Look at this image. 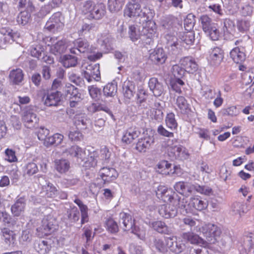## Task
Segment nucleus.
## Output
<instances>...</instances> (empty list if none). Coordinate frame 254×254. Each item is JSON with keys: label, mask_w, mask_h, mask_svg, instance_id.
I'll return each instance as SVG.
<instances>
[{"label": "nucleus", "mask_w": 254, "mask_h": 254, "mask_svg": "<svg viewBox=\"0 0 254 254\" xmlns=\"http://www.w3.org/2000/svg\"><path fill=\"white\" fill-rule=\"evenodd\" d=\"M81 14L89 20L98 21L103 19L107 14L105 4L93 0H86L80 7Z\"/></svg>", "instance_id": "obj_1"}, {"label": "nucleus", "mask_w": 254, "mask_h": 254, "mask_svg": "<svg viewBox=\"0 0 254 254\" xmlns=\"http://www.w3.org/2000/svg\"><path fill=\"white\" fill-rule=\"evenodd\" d=\"M160 215L166 219L175 217L177 213V210L174 205L176 201L174 195H177L171 189L165 187L160 188Z\"/></svg>", "instance_id": "obj_2"}, {"label": "nucleus", "mask_w": 254, "mask_h": 254, "mask_svg": "<svg viewBox=\"0 0 254 254\" xmlns=\"http://www.w3.org/2000/svg\"><path fill=\"white\" fill-rule=\"evenodd\" d=\"M59 228L57 219L51 215L45 216L41 221V224L37 229L38 236L44 237L52 235Z\"/></svg>", "instance_id": "obj_3"}, {"label": "nucleus", "mask_w": 254, "mask_h": 254, "mask_svg": "<svg viewBox=\"0 0 254 254\" xmlns=\"http://www.w3.org/2000/svg\"><path fill=\"white\" fill-rule=\"evenodd\" d=\"M124 13L125 17L129 18L138 17L139 19L144 15H148V17L152 16L154 15V11L146 6L141 8L139 3L128 2L124 9Z\"/></svg>", "instance_id": "obj_4"}, {"label": "nucleus", "mask_w": 254, "mask_h": 254, "mask_svg": "<svg viewBox=\"0 0 254 254\" xmlns=\"http://www.w3.org/2000/svg\"><path fill=\"white\" fill-rule=\"evenodd\" d=\"M203 31L213 41L219 39V32L212 19L207 15H203L199 18Z\"/></svg>", "instance_id": "obj_5"}, {"label": "nucleus", "mask_w": 254, "mask_h": 254, "mask_svg": "<svg viewBox=\"0 0 254 254\" xmlns=\"http://www.w3.org/2000/svg\"><path fill=\"white\" fill-rule=\"evenodd\" d=\"M21 120L24 127L27 128L34 129L39 126V118L31 109L22 112Z\"/></svg>", "instance_id": "obj_6"}, {"label": "nucleus", "mask_w": 254, "mask_h": 254, "mask_svg": "<svg viewBox=\"0 0 254 254\" xmlns=\"http://www.w3.org/2000/svg\"><path fill=\"white\" fill-rule=\"evenodd\" d=\"M154 15L148 17V15H144L141 18L139 19V24H140L141 33L143 36L147 38H150L155 32L156 30V24L152 20Z\"/></svg>", "instance_id": "obj_7"}, {"label": "nucleus", "mask_w": 254, "mask_h": 254, "mask_svg": "<svg viewBox=\"0 0 254 254\" xmlns=\"http://www.w3.org/2000/svg\"><path fill=\"white\" fill-rule=\"evenodd\" d=\"M46 45L50 47V52L56 55L61 54L65 50V41L58 40L57 38L47 37L44 39Z\"/></svg>", "instance_id": "obj_8"}, {"label": "nucleus", "mask_w": 254, "mask_h": 254, "mask_svg": "<svg viewBox=\"0 0 254 254\" xmlns=\"http://www.w3.org/2000/svg\"><path fill=\"white\" fill-rule=\"evenodd\" d=\"M0 34L8 37V39L6 37H5L3 39H0V49L4 48L3 46L9 42V39L14 42L16 41L21 37L19 32L14 30L8 26L0 28Z\"/></svg>", "instance_id": "obj_9"}, {"label": "nucleus", "mask_w": 254, "mask_h": 254, "mask_svg": "<svg viewBox=\"0 0 254 254\" xmlns=\"http://www.w3.org/2000/svg\"><path fill=\"white\" fill-rule=\"evenodd\" d=\"M154 142L152 135L143 132L142 136L138 139L135 145V149L139 152H145Z\"/></svg>", "instance_id": "obj_10"}, {"label": "nucleus", "mask_w": 254, "mask_h": 254, "mask_svg": "<svg viewBox=\"0 0 254 254\" xmlns=\"http://www.w3.org/2000/svg\"><path fill=\"white\" fill-rule=\"evenodd\" d=\"M202 231L206 236L207 241L212 243H214L216 238L219 237L221 234V230L219 227L210 223L203 226Z\"/></svg>", "instance_id": "obj_11"}, {"label": "nucleus", "mask_w": 254, "mask_h": 254, "mask_svg": "<svg viewBox=\"0 0 254 254\" xmlns=\"http://www.w3.org/2000/svg\"><path fill=\"white\" fill-rule=\"evenodd\" d=\"M141 131L136 127H130L124 130L122 137V141L126 144H130L140 135Z\"/></svg>", "instance_id": "obj_12"}, {"label": "nucleus", "mask_w": 254, "mask_h": 254, "mask_svg": "<svg viewBox=\"0 0 254 254\" xmlns=\"http://www.w3.org/2000/svg\"><path fill=\"white\" fill-rule=\"evenodd\" d=\"M61 92L53 90L48 91L43 97L44 104L47 106H57L61 101Z\"/></svg>", "instance_id": "obj_13"}, {"label": "nucleus", "mask_w": 254, "mask_h": 254, "mask_svg": "<svg viewBox=\"0 0 254 254\" xmlns=\"http://www.w3.org/2000/svg\"><path fill=\"white\" fill-rule=\"evenodd\" d=\"M85 77L88 82H91L92 79L99 81L101 78L99 64H89L85 71Z\"/></svg>", "instance_id": "obj_14"}, {"label": "nucleus", "mask_w": 254, "mask_h": 254, "mask_svg": "<svg viewBox=\"0 0 254 254\" xmlns=\"http://www.w3.org/2000/svg\"><path fill=\"white\" fill-rule=\"evenodd\" d=\"M99 173L104 184L115 180L118 176L117 171L113 168L103 167L101 169Z\"/></svg>", "instance_id": "obj_15"}, {"label": "nucleus", "mask_w": 254, "mask_h": 254, "mask_svg": "<svg viewBox=\"0 0 254 254\" xmlns=\"http://www.w3.org/2000/svg\"><path fill=\"white\" fill-rule=\"evenodd\" d=\"M122 93L126 100H129L132 98L136 93L134 82L129 80L125 81L122 86Z\"/></svg>", "instance_id": "obj_16"}, {"label": "nucleus", "mask_w": 254, "mask_h": 254, "mask_svg": "<svg viewBox=\"0 0 254 254\" xmlns=\"http://www.w3.org/2000/svg\"><path fill=\"white\" fill-rule=\"evenodd\" d=\"M76 50L80 53H89L90 51L89 43L81 39H78L74 42V47L70 49L71 53L77 54Z\"/></svg>", "instance_id": "obj_17"}, {"label": "nucleus", "mask_w": 254, "mask_h": 254, "mask_svg": "<svg viewBox=\"0 0 254 254\" xmlns=\"http://www.w3.org/2000/svg\"><path fill=\"white\" fill-rule=\"evenodd\" d=\"M181 65L189 73H194L198 69V65L195 60L190 57H186L180 61Z\"/></svg>", "instance_id": "obj_18"}, {"label": "nucleus", "mask_w": 254, "mask_h": 254, "mask_svg": "<svg viewBox=\"0 0 254 254\" xmlns=\"http://www.w3.org/2000/svg\"><path fill=\"white\" fill-rule=\"evenodd\" d=\"M64 152L67 153L71 157H74L77 161L82 162L86 158L85 151L77 145L71 146L66 149Z\"/></svg>", "instance_id": "obj_19"}, {"label": "nucleus", "mask_w": 254, "mask_h": 254, "mask_svg": "<svg viewBox=\"0 0 254 254\" xmlns=\"http://www.w3.org/2000/svg\"><path fill=\"white\" fill-rule=\"evenodd\" d=\"M64 24L61 21V16L59 13L54 14L47 22L45 28L49 31H54L63 26Z\"/></svg>", "instance_id": "obj_20"}, {"label": "nucleus", "mask_w": 254, "mask_h": 254, "mask_svg": "<svg viewBox=\"0 0 254 254\" xmlns=\"http://www.w3.org/2000/svg\"><path fill=\"white\" fill-rule=\"evenodd\" d=\"M34 249L39 254H47L49 253L52 248L50 243L47 240H38L34 243Z\"/></svg>", "instance_id": "obj_21"}, {"label": "nucleus", "mask_w": 254, "mask_h": 254, "mask_svg": "<svg viewBox=\"0 0 254 254\" xmlns=\"http://www.w3.org/2000/svg\"><path fill=\"white\" fill-rule=\"evenodd\" d=\"M74 202L76 203L79 208L81 212V224L83 225L89 221V218L88 215V208L86 205L83 204V202L78 198L74 200Z\"/></svg>", "instance_id": "obj_22"}, {"label": "nucleus", "mask_w": 254, "mask_h": 254, "mask_svg": "<svg viewBox=\"0 0 254 254\" xmlns=\"http://www.w3.org/2000/svg\"><path fill=\"white\" fill-rule=\"evenodd\" d=\"M38 172V167L37 164L33 161L27 162L22 168L23 174L25 177H31Z\"/></svg>", "instance_id": "obj_23"}, {"label": "nucleus", "mask_w": 254, "mask_h": 254, "mask_svg": "<svg viewBox=\"0 0 254 254\" xmlns=\"http://www.w3.org/2000/svg\"><path fill=\"white\" fill-rule=\"evenodd\" d=\"M24 75L22 70L20 68L12 69L9 74V80L13 84L18 85L23 81Z\"/></svg>", "instance_id": "obj_24"}, {"label": "nucleus", "mask_w": 254, "mask_h": 254, "mask_svg": "<svg viewBox=\"0 0 254 254\" xmlns=\"http://www.w3.org/2000/svg\"><path fill=\"white\" fill-rule=\"evenodd\" d=\"M64 135L63 134L56 133L52 136H48L46 142H43V143L46 147L51 146H57L62 143Z\"/></svg>", "instance_id": "obj_25"}, {"label": "nucleus", "mask_w": 254, "mask_h": 254, "mask_svg": "<svg viewBox=\"0 0 254 254\" xmlns=\"http://www.w3.org/2000/svg\"><path fill=\"white\" fill-rule=\"evenodd\" d=\"M175 241L172 235L168 236L164 235L160 237V246H161L162 251H167L168 248L171 251Z\"/></svg>", "instance_id": "obj_26"}, {"label": "nucleus", "mask_w": 254, "mask_h": 254, "mask_svg": "<svg viewBox=\"0 0 254 254\" xmlns=\"http://www.w3.org/2000/svg\"><path fill=\"white\" fill-rule=\"evenodd\" d=\"M1 232L5 243L9 246L13 245L16 241V234L8 228H3Z\"/></svg>", "instance_id": "obj_27"}, {"label": "nucleus", "mask_w": 254, "mask_h": 254, "mask_svg": "<svg viewBox=\"0 0 254 254\" xmlns=\"http://www.w3.org/2000/svg\"><path fill=\"white\" fill-rule=\"evenodd\" d=\"M25 208V203L21 198L17 200L11 206V212L14 216H19L24 212Z\"/></svg>", "instance_id": "obj_28"}, {"label": "nucleus", "mask_w": 254, "mask_h": 254, "mask_svg": "<svg viewBox=\"0 0 254 254\" xmlns=\"http://www.w3.org/2000/svg\"><path fill=\"white\" fill-rule=\"evenodd\" d=\"M188 205H190V208L193 207L198 211H201L207 208L208 203L198 197H191Z\"/></svg>", "instance_id": "obj_29"}, {"label": "nucleus", "mask_w": 254, "mask_h": 254, "mask_svg": "<svg viewBox=\"0 0 254 254\" xmlns=\"http://www.w3.org/2000/svg\"><path fill=\"white\" fill-rule=\"evenodd\" d=\"M55 163L56 170L61 174L66 173L70 168L69 162L66 159L56 160Z\"/></svg>", "instance_id": "obj_30"}, {"label": "nucleus", "mask_w": 254, "mask_h": 254, "mask_svg": "<svg viewBox=\"0 0 254 254\" xmlns=\"http://www.w3.org/2000/svg\"><path fill=\"white\" fill-rule=\"evenodd\" d=\"M210 59L213 62L214 65L220 64L224 57V53L223 50L218 48H214L211 51L210 55Z\"/></svg>", "instance_id": "obj_31"}, {"label": "nucleus", "mask_w": 254, "mask_h": 254, "mask_svg": "<svg viewBox=\"0 0 254 254\" xmlns=\"http://www.w3.org/2000/svg\"><path fill=\"white\" fill-rule=\"evenodd\" d=\"M181 237L184 241L190 242L192 244H199L201 241L198 235L192 232L183 233L181 235Z\"/></svg>", "instance_id": "obj_32"}, {"label": "nucleus", "mask_w": 254, "mask_h": 254, "mask_svg": "<svg viewBox=\"0 0 254 254\" xmlns=\"http://www.w3.org/2000/svg\"><path fill=\"white\" fill-rule=\"evenodd\" d=\"M230 56L233 61L237 64H241L245 60L246 55L240 51L238 47L234 48L230 52Z\"/></svg>", "instance_id": "obj_33"}, {"label": "nucleus", "mask_w": 254, "mask_h": 254, "mask_svg": "<svg viewBox=\"0 0 254 254\" xmlns=\"http://www.w3.org/2000/svg\"><path fill=\"white\" fill-rule=\"evenodd\" d=\"M123 229L124 231H128L131 229L135 224V220L132 219L131 216L127 213H124L122 216Z\"/></svg>", "instance_id": "obj_34"}, {"label": "nucleus", "mask_w": 254, "mask_h": 254, "mask_svg": "<svg viewBox=\"0 0 254 254\" xmlns=\"http://www.w3.org/2000/svg\"><path fill=\"white\" fill-rule=\"evenodd\" d=\"M128 34L129 38L132 41H137L140 37L143 36L141 33L140 26L131 25L129 26Z\"/></svg>", "instance_id": "obj_35"}, {"label": "nucleus", "mask_w": 254, "mask_h": 254, "mask_svg": "<svg viewBox=\"0 0 254 254\" xmlns=\"http://www.w3.org/2000/svg\"><path fill=\"white\" fill-rule=\"evenodd\" d=\"M173 149L175 155L181 160H187L189 158L190 154L188 151L183 146H175Z\"/></svg>", "instance_id": "obj_36"}, {"label": "nucleus", "mask_w": 254, "mask_h": 254, "mask_svg": "<svg viewBox=\"0 0 254 254\" xmlns=\"http://www.w3.org/2000/svg\"><path fill=\"white\" fill-rule=\"evenodd\" d=\"M117 84L109 83L103 88V94L106 97H113L117 92Z\"/></svg>", "instance_id": "obj_37"}, {"label": "nucleus", "mask_w": 254, "mask_h": 254, "mask_svg": "<svg viewBox=\"0 0 254 254\" xmlns=\"http://www.w3.org/2000/svg\"><path fill=\"white\" fill-rule=\"evenodd\" d=\"M67 217L71 223L77 222L79 219V212L77 208L75 206L70 207L67 210Z\"/></svg>", "instance_id": "obj_38"}, {"label": "nucleus", "mask_w": 254, "mask_h": 254, "mask_svg": "<svg viewBox=\"0 0 254 254\" xmlns=\"http://www.w3.org/2000/svg\"><path fill=\"white\" fill-rule=\"evenodd\" d=\"M65 93L66 95H69L70 99L81 97V94L78 92V89L70 83H67L65 85Z\"/></svg>", "instance_id": "obj_39"}, {"label": "nucleus", "mask_w": 254, "mask_h": 254, "mask_svg": "<svg viewBox=\"0 0 254 254\" xmlns=\"http://www.w3.org/2000/svg\"><path fill=\"white\" fill-rule=\"evenodd\" d=\"M105 227L107 231L112 234H116L119 231L117 223L112 218H108L106 221Z\"/></svg>", "instance_id": "obj_40"}, {"label": "nucleus", "mask_w": 254, "mask_h": 254, "mask_svg": "<svg viewBox=\"0 0 254 254\" xmlns=\"http://www.w3.org/2000/svg\"><path fill=\"white\" fill-rule=\"evenodd\" d=\"M251 26V21L248 19H239L237 21V27L242 33H247Z\"/></svg>", "instance_id": "obj_41"}, {"label": "nucleus", "mask_w": 254, "mask_h": 254, "mask_svg": "<svg viewBox=\"0 0 254 254\" xmlns=\"http://www.w3.org/2000/svg\"><path fill=\"white\" fill-rule=\"evenodd\" d=\"M62 63L66 68L74 66L77 63V58L69 55H64L62 58Z\"/></svg>", "instance_id": "obj_42"}, {"label": "nucleus", "mask_w": 254, "mask_h": 254, "mask_svg": "<svg viewBox=\"0 0 254 254\" xmlns=\"http://www.w3.org/2000/svg\"><path fill=\"white\" fill-rule=\"evenodd\" d=\"M171 164L169 163L168 161L165 160H162L160 162V174L163 175H168L173 174L175 173V171H172L171 167Z\"/></svg>", "instance_id": "obj_43"}, {"label": "nucleus", "mask_w": 254, "mask_h": 254, "mask_svg": "<svg viewBox=\"0 0 254 254\" xmlns=\"http://www.w3.org/2000/svg\"><path fill=\"white\" fill-rule=\"evenodd\" d=\"M223 31L225 35L231 34L235 31V25L233 21L229 18L224 19Z\"/></svg>", "instance_id": "obj_44"}, {"label": "nucleus", "mask_w": 254, "mask_h": 254, "mask_svg": "<svg viewBox=\"0 0 254 254\" xmlns=\"http://www.w3.org/2000/svg\"><path fill=\"white\" fill-rule=\"evenodd\" d=\"M180 38L187 45H192L194 41V33L193 31L188 30L184 32L181 36Z\"/></svg>", "instance_id": "obj_45"}, {"label": "nucleus", "mask_w": 254, "mask_h": 254, "mask_svg": "<svg viewBox=\"0 0 254 254\" xmlns=\"http://www.w3.org/2000/svg\"><path fill=\"white\" fill-rule=\"evenodd\" d=\"M177 105L182 114H186L188 112L189 105L184 97L179 96L177 98Z\"/></svg>", "instance_id": "obj_46"}, {"label": "nucleus", "mask_w": 254, "mask_h": 254, "mask_svg": "<svg viewBox=\"0 0 254 254\" xmlns=\"http://www.w3.org/2000/svg\"><path fill=\"white\" fill-rule=\"evenodd\" d=\"M123 5L121 0H108V6L111 12L119 11L122 8Z\"/></svg>", "instance_id": "obj_47"}, {"label": "nucleus", "mask_w": 254, "mask_h": 254, "mask_svg": "<svg viewBox=\"0 0 254 254\" xmlns=\"http://www.w3.org/2000/svg\"><path fill=\"white\" fill-rule=\"evenodd\" d=\"M46 189V195L50 198H55L57 196L58 190L56 187L52 184L48 183L47 186H45Z\"/></svg>", "instance_id": "obj_48"}, {"label": "nucleus", "mask_w": 254, "mask_h": 254, "mask_svg": "<svg viewBox=\"0 0 254 254\" xmlns=\"http://www.w3.org/2000/svg\"><path fill=\"white\" fill-rule=\"evenodd\" d=\"M18 8H25L26 11L32 12L35 9L32 0H20L18 5Z\"/></svg>", "instance_id": "obj_49"}, {"label": "nucleus", "mask_w": 254, "mask_h": 254, "mask_svg": "<svg viewBox=\"0 0 254 254\" xmlns=\"http://www.w3.org/2000/svg\"><path fill=\"white\" fill-rule=\"evenodd\" d=\"M69 139L73 142H78L83 139L82 133L78 129L70 130L68 133Z\"/></svg>", "instance_id": "obj_50"}, {"label": "nucleus", "mask_w": 254, "mask_h": 254, "mask_svg": "<svg viewBox=\"0 0 254 254\" xmlns=\"http://www.w3.org/2000/svg\"><path fill=\"white\" fill-rule=\"evenodd\" d=\"M29 11H21L17 17V21L19 24L25 25L27 24L30 18V14Z\"/></svg>", "instance_id": "obj_51"}, {"label": "nucleus", "mask_w": 254, "mask_h": 254, "mask_svg": "<svg viewBox=\"0 0 254 254\" xmlns=\"http://www.w3.org/2000/svg\"><path fill=\"white\" fill-rule=\"evenodd\" d=\"M195 16L192 13L189 14L184 20L185 28L187 30H190L194 25Z\"/></svg>", "instance_id": "obj_52"}, {"label": "nucleus", "mask_w": 254, "mask_h": 254, "mask_svg": "<svg viewBox=\"0 0 254 254\" xmlns=\"http://www.w3.org/2000/svg\"><path fill=\"white\" fill-rule=\"evenodd\" d=\"M89 108L92 112L103 111L109 113L111 112L110 109L107 106L102 104L92 103Z\"/></svg>", "instance_id": "obj_53"}, {"label": "nucleus", "mask_w": 254, "mask_h": 254, "mask_svg": "<svg viewBox=\"0 0 254 254\" xmlns=\"http://www.w3.org/2000/svg\"><path fill=\"white\" fill-rule=\"evenodd\" d=\"M172 69V73L176 78L183 77L186 72L182 66H179L178 64L173 65Z\"/></svg>", "instance_id": "obj_54"}, {"label": "nucleus", "mask_w": 254, "mask_h": 254, "mask_svg": "<svg viewBox=\"0 0 254 254\" xmlns=\"http://www.w3.org/2000/svg\"><path fill=\"white\" fill-rule=\"evenodd\" d=\"M44 49L42 46L40 44L35 45L32 47L30 51L31 55L33 57L39 59L44 52Z\"/></svg>", "instance_id": "obj_55"}, {"label": "nucleus", "mask_w": 254, "mask_h": 254, "mask_svg": "<svg viewBox=\"0 0 254 254\" xmlns=\"http://www.w3.org/2000/svg\"><path fill=\"white\" fill-rule=\"evenodd\" d=\"M166 123L169 128H176L177 127V122L175 119V115L172 113L168 114L166 118Z\"/></svg>", "instance_id": "obj_56"}, {"label": "nucleus", "mask_w": 254, "mask_h": 254, "mask_svg": "<svg viewBox=\"0 0 254 254\" xmlns=\"http://www.w3.org/2000/svg\"><path fill=\"white\" fill-rule=\"evenodd\" d=\"M174 205L176 207V209L178 207L182 209H184L186 212H188L189 207L190 208V205H188L187 199L184 198L176 199Z\"/></svg>", "instance_id": "obj_57"}, {"label": "nucleus", "mask_w": 254, "mask_h": 254, "mask_svg": "<svg viewBox=\"0 0 254 254\" xmlns=\"http://www.w3.org/2000/svg\"><path fill=\"white\" fill-rule=\"evenodd\" d=\"M130 230L132 233L136 235L139 239L141 240L145 239V231L143 228H140L135 224Z\"/></svg>", "instance_id": "obj_58"}, {"label": "nucleus", "mask_w": 254, "mask_h": 254, "mask_svg": "<svg viewBox=\"0 0 254 254\" xmlns=\"http://www.w3.org/2000/svg\"><path fill=\"white\" fill-rule=\"evenodd\" d=\"M221 113L223 116H237L238 114V111L236 106H232L227 108L222 109Z\"/></svg>", "instance_id": "obj_59"}, {"label": "nucleus", "mask_w": 254, "mask_h": 254, "mask_svg": "<svg viewBox=\"0 0 254 254\" xmlns=\"http://www.w3.org/2000/svg\"><path fill=\"white\" fill-rule=\"evenodd\" d=\"M187 182H179L174 185L175 190L180 194H187Z\"/></svg>", "instance_id": "obj_60"}, {"label": "nucleus", "mask_w": 254, "mask_h": 254, "mask_svg": "<svg viewBox=\"0 0 254 254\" xmlns=\"http://www.w3.org/2000/svg\"><path fill=\"white\" fill-rule=\"evenodd\" d=\"M49 134V130L45 128L44 127H41L38 132L37 136L40 140L46 142V139L48 138L47 135Z\"/></svg>", "instance_id": "obj_61"}, {"label": "nucleus", "mask_w": 254, "mask_h": 254, "mask_svg": "<svg viewBox=\"0 0 254 254\" xmlns=\"http://www.w3.org/2000/svg\"><path fill=\"white\" fill-rule=\"evenodd\" d=\"M1 219L4 225H9L11 224L12 218L5 211H1L0 214V222Z\"/></svg>", "instance_id": "obj_62"}, {"label": "nucleus", "mask_w": 254, "mask_h": 254, "mask_svg": "<svg viewBox=\"0 0 254 254\" xmlns=\"http://www.w3.org/2000/svg\"><path fill=\"white\" fill-rule=\"evenodd\" d=\"M5 153L6 157V160L9 162H15L17 160L14 151L11 149L7 148L5 150Z\"/></svg>", "instance_id": "obj_63"}, {"label": "nucleus", "mask_w": 254, "mask_h": 254, "mask_svg": "<svg viewBox=\"0 0 254 254\" xmlns=\"http://www.w3.org/2000/svg\"><path fill=\"white\" fill-rule=\"evenodd\" d=\"M88 89L89 94L93 99L97 98L100 94V90L94 86H89Z\"/></svg>", "instance_id": "obj_64"}]
</instances>
